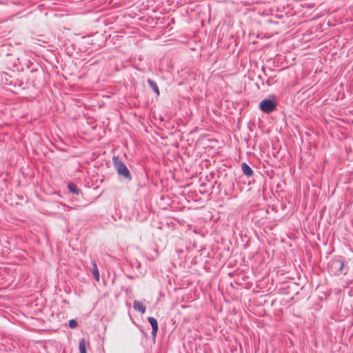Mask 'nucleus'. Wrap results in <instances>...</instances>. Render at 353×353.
Masks as SVG:
<instances>
[{
    "label": "nucleus",
    "mask_w": 353,
    "mask_h": 353,
    "mask_svg": "<svg viewBox=\"0 0 353 353\" xmlns=\"http://www.w3.org/2000/svg\"><path fill=\"white\" fill-rule=\"evenodd\" d=\"M329 272L334 275L345 274L344 262L341 259H333L328 264Z\"/></svg>",
    "instance_id": "1"
},
{
    "label": "nucleus",
    "mask_w": 353,
    "mask_h": 353,
    "mask_svg": "<svg viewBox=\"0 0 353 353\" xmlns=\"http://www.w3.org/2000/svg\"><path fill=\"white\" fill-rule=\"evenodd\" d=\"M112 161L117 173L123 178L130 180V173L125 163L121 160L119 159L118 157H113Z\"/></svg>",
    "instance_id": "2"
},
{
    "label": "nucleus",
    "mask_w": 353,
    "mask_h": 353,
    "mask_svg": "<svg viewBox=\"0 0 353 353\" xmlns=\"http://www.w3.org/2000/svg\"><path fill=\"white\" fill-rule=\"evenodd\" d=\"M260 109L265 113L272 112L276 108V104L271 99H264L259 105Z\"/></svg>",
    "instance_id": "3"
},
{
    "label": "nucleus",
    "mask_w": 353,
    "mask_h": 353,
    "mask_svg": "<svg viewBox=\"0 0 353 353\" xmlns=\"http://www.w3.org/2000/svg\"><path fill=\"white\" fill-rule=\"evenodd\" d=\"M148 321L150 323L152 328V334L154 337H156L159 328L158 322L154 317H148Z\"/></svg>",
    "instance_id": "4"
},
{
    "label": "nucleus",
    "mask_w": 353,
    "mask_h": 353,
    "mask_svg": "<svg viewBox=\"0 0 353 353\" xmlns=\"http://www.w3.org/2000/svg\"><path fill=\"white\" fill-rule=\"evenodd\" d=\"M92 268L91 270L92 274L94 279L97 281H99V272L97 268V262L94 259H92L91 261Z\"/></svg>",
    "instance_id": "5"
},
{
    "label": "nucleus",
    "mask_w": 353,
    "mask_h": 353,
    "mask_svg": "<svg viewBox=\"0 0 353 353\" xmlns=\"http://www.w3.org/2000/svg\"><path fill=\"white\" fill-rule=\"evenodd\" d=\"M133 307L135 310L139 311L142 314L145 313L146 310L143 303L137 300H135L133 303Z\"/></svg>",
    "instance_id": "6"
},
{
    "label": "nucleus",
    "mask_w": 353,
    "mask_h": 353,
    "mask_svg": "<svg viewBox=\"0 0 353 353\" xmlns=\"http://www.w3.org/2000/svg\"><path fill=\"white\" fill-rule=\"evenodd\" d=\"M241 169L243 174L247 176H252L254 174L252 168L246 163H243L241 164Z\"/></svg>",
    "instance_id": "7"
},
{
    "label": "nucleus",
    "mask_w": 353,
    "mask_h": 353,
    "mask_svg": "<svg viewBox=\"0 0 353 353\" xmlns=\"http://www.w3.org/2000/svg\"><path fill=\"white\" fill-rule=\"evenodd\" d=\"M148 83L150 85V87L153 90V91L157 94V95H159V88H158V85L156 83V82H154V81L151 80V79H148Z\"/></svg>",
    "instance_id": "8"
},
{
    "label": "nucleus",
    "mask_w": 353,
    "mask_h": 353,
    "mask_svg": "<svg viewBox=\"0 0 353 353\" xmlns=\"http://www.w3.org/2000/svg\"><path fill=\"white\" fill-rule=\"evenodd\" d=\"M79 349L80 353H86V341L84 339L79 341Z\"/></svg>",
    "instance_id": "9"
},
{
    "label": "nucleus",
    "mask_w": 353,
    "mask_h": 353,
    "mask_svg": "<svg viewBox=\"0 0 353 353\" xmlns=\"http://www.w3.org/2000/svg\"><path fill=\"white\" fill-rule=\"evenodd\" d=\"M68 188L69 190L74 194H78L79 193V190L75 184L70 183L68 184Z\"/></svg>",
    "instance_id": "10"
},
{
    "label": "nucleus",
    "mask_w": 353,
    "mask_h": 353,
    "mask_svg": "<svg viewBox=\"0 0 353 353\" xmlns=\"http://www.w3.org/2000/svg\"><path fill=\"white\" fill-rule=\"evenodd\" d=\"M69 326L71 328H75L77 326V322L75 320L72 319L69 321Z\"/></svg>",
    "instance_id": "11"
}]
</instances>
